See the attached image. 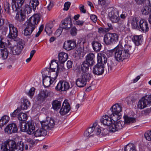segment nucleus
<instances>
[{"label":"nucleus","mask_w":151,"mask_h":151,"mask_svg":"<svg viewBox=\"0 0 151 151\" xmlns=\"http://www.w3.org/2000/svg\"><path fill=\"white\" fill-rule=\"evenodd\" d=\"M134 51V48L131 46L125 44L124 47L119 45L113 50L114 57L117 61H122L129 57L130 54Z\"/></svg>","instance_id":"obj_1"},{"label":"nucleus","mask_w":151,"mask_h":151,"mask_svg":"<svg viewBox=\"0 0 151 151\" xmlns=\"http://www.w3.org/2000/svg\"><path fill=\"white\" fill-rule=\"evenodd\" d=\"M24 146L25 150H27L28 145L27 144L20 143L16 145L13 140H7L1 144L0 151H23Z\"/></svg>","instance_id":"obj_2"},{"label":"nucleus","mask_w":151,"mask_h":151,"mask_svg":"<svg viewBox=\"0 0 151 151\" xmlns=\"http://www.w3.org/2000/svg\"><path fill=\"white\" fill-rule=\"evenodd\" d=\"M111 113L109 114L112 120L116 122L121 118V112L122 111V106L118 104H116L113 105L110 109Z\"/></svg>","instance_id":"obj_3"},{"label":"nucleus","mask_w":151,"mask_h":151,"mask_svg":"<svg viewBox=\"0 0 151 151\" xmlns=\"http://www.w3.org/2000/svg\"><path fill=\"white\" fill-rule=\"evenodd\" d=\"M20 130L23 132H27L29 134H32L33 131L35 129V126L32 121L26 122H21L19 124Z\"/></svg>","instance_id":"obj_4"},{"label":"nucleus","mask_w":151,"mask_h":151,"mask_svg":"<svg viewBox=\"0 0 151 151\" xmlns=\"http://www.w3.org/2000/svg\"><path fill=\"white\" fill-rule=\"evenodd\" d=\"M91 75L88 73H83L76 81V84L77 86L82 87L85 86L86 82L91 79Z\"/></svg>","instance_id":"obj_5"},{"label":"nucleus","mask_w":151,"mask_h":151,"mask_svg":"<svg viewBox=\"0 0 151 151\" xmlns=\"http://www.w3.org/2000/svg\"><path fill=\"white\" fill-rule=\"evenodd\" d=\"M119 37L116 33H108L104 36V42L106 45H112L118 41Z\"/></svg>","instance_id":"obj_6"},{"label":"nucleus","mask_w":151,"mask_h":151,"mask_svg":"<svg viewBox=\"0 0 151 151\" xmlns=\"http://www.w3.org/2000/svg\"><path fill=\"white\" fill-rule=\"evenodd\" d=\"M151 103V95H147L143 97L139 100L137 107L140 109H143L148 106H150Z\"/></svg>","instance_id":"obj_7"},{"label":"nucleus","mask_w":151,"mask_h":151,"mask_svg":"<svg viewBox=\"0 0 151 151\" xmlns=\"http://www.w3.org/2000/svg\"><path fill=\"white\" fill-rule=\"evenodd\" d=\"M108 16L110 20L112 22L116 23L120 20L119 12L115 8H114L109 13Z\"/></svg>","instance_id":"obj_8"},{"label":"nucleus","mask_w":151,"mask_h":151,"mask_svg":"<svg viewBox=\"0 0 151 151\" xmlns=\"http://www.w3.org/2000/svg\"><path fill=\"white\" fill-rule=\"evenodd\" d=\"M40 16L38 14H33L27 21V24L35 28L40 20Z\"/></svg>","instance_id":"obj_9"},{"label":"nucleus","mask_w":151,"mask_h":151,"mask_svg":"<svg viewBox=\"0 0 151 151\" xmlns=\"http://www.w3.org/2000/svg\"><path fill=\"white\" fill-rule=\"evenodd\" d=\"M40 123L41 127L44 128L46 130L53 128L55 124L54 119L50 117L47 118L46 120L41 121Z\"/></svg>","instance_id":"obj_10"},{"label":"nucleus","mask_w":151,"mask_h":151,"mask_svg":"<svg viewBox=\"0 0 151 151\" xmlns=\"http://www.w3.org/2000/svg\"><path fill=\"white\" fill-rule=\"evenodd\" d=\"M25 0H12V7L13 11H19L21 10Z\"/></svg>","instance_id":"obj_11"},{"label":"nucleus","mask_w":151,"mask_h":151,"mask_svg":"<svg viewBox=\"0 0 151 151\" xmlns=\"http://www.w3.org/2000/svg\"><path fill=\"white\" fill-rule=\"evenodd\" d=\"M70 88L69 83L65 81H60L55 87V89L59 91H65Z\"/></svg>","instance_id":"obj_12"},{"label":"nucleus","mask_w":151,"mask_h":151,"mask_svg":"<svg viewBox=\"0 0 151 151\" xmlns=\"http://www.w3.org/2000/svg\"><path fill=\"white\" fill-rule=\"evenodd\" d=\"M70 110V107L69 103L67 100H65L63 103L59 113L60 115H64L68 113Z\"/></svg>","instance_id":"obj_13"},{"label":"nucleus","mask_w":151,"mask_h":151,"mask_svg":"<svg viewBox=\"0 0 151 151\" xmlns=\"http://www.w3.org/2000/svg\"><path fill=\"white\" fill-rule=\"evenodd\" d=\"M124 125L125 124L123 121H119L116 123L112 124L109 127V131L115 132L122 129Z\"/></svg>","instance_id":"obj_14"},{"label":"nucleus","mask_w":151,"mask_h":151,"mask_svg":"<svg viewBox=\"0 0 151 151\" xmlns=\"http://www.w3.org/2000/svg\"><path fill=\"white\" fill-rule=\"evenodd\" d=\"M104 65L101 64L97 63L93 68V72L95 75H102L104 71Z\"/></svg>","instance_id":"obj_15"},{"label":"nucleus","mask_w":151,"mask_h":151,"mask_svg":"<svg viewBox=\"0 0 151 151\" xmlns=\"http://www.w3.org/2000/svg\"><path fill=\"white\" fill-rule=\"evenodd\" d=\"M8 26L9 29V32L8 37L10 39H14L17 36V28L15 27L12 24H9Z\"/></svg>","instance_id":"obj_16"},{"label":"nucleus","mask_w":151,"mask_h":151,"mask_svg":"<svg viewBox=\"0 0 151 151\" xmlns=\"http://www.w3.org/2000/svg\"><path fill=\"white\" fill-rule=\"evenodd\" d=\"M6 133L8 134L16 133L18 131V128L16 124L12 123L8 124L4 129Z\"/></svg>","instance_id":"obj_17"},{"label":"nucleus","mask_w":151,"mask_h":151,"mask_svg":"<svg viewBox=\"0 0 151 151\" xmlns=\"http://www.w3.org/2000/svg\"><path fill=\"white\" fill-rule=\"evenodd\" d=\"M23 48L22 43L19 42L16 45L13 46L11 50L13 55H18L21 53Z\"/></svg>","instance_id":"obj_18"},{"label":"nucleus","mask_w":151,"mask_h":151,"mask_svg":"<svg viewBox=\"0 0 151 151\" xmlns=\"http://www.w3.org/2000/svg\"><path fill=\"white\" fill-rule=\"evenodd\" d=\"M50 69L46 68H45L43 73H44V75H47V73L49 75V73L50 71H55V70H58V63L55 62L53 61L52 60L51 61L50 66Z\"/></svg>","instance_id":"obj_19"},{"label":"nucleus","mask_w":151,"mask_h":151,"mask_svg":"<svg viewBox=\"0 0 151 151\" xmlns=\"http://www.w3.org/2000/svg\"><path fill=\"white\" fill-rule=\"evenodd\" d=\"M47 131L43 127L39 128L33 131L32 134L35 137H44L47 135Z\"/></svg>","instance_id":"obj_20"},{"label":"nucleus","mask_w":151,"mask_h":151,"mask_svg":"<svg viewBox=\"0 0 151 151\" xmlns=\"http://www.w3.org/2000/svg\"><path fill=\"white\" fill-rule=\"evenodd\" d=\"M139 29L144 32H147L148 31L149 27L147 21L144 19H141L139 22Z\"/></svg>","instance_id":"obj_21"},{"label":"nucleus","mask_w":151,"mask_h":151,"mask_svg":"<svg viewBox=\"0 0 151 151\" xmlns=\"http://www.w3.org/2000/svg\"><path fill=\"white\" fill-rule=\"evenodd\" d=\"M76 46V43L75 41L70 40L64 42L63 47L66 50H70L73 49Z\"/></svg>","instance_id":"obj_22"},{"label":"nucleus","mask_w":151,"mask_h":151,"mask_svg":"<svg viewBox=\"0 0 151 151\" xmlns=\"http://www.w3.org/2000/svg\"><path fill=\"white\" fill-rule=\"evenodd\" d=\"M99 127V126L97 125V123L95 122L93 123L91 127L88 128L87 130L91 134L94 132L96 135H99L101 132V130Z\"/></svg>","instance_id":"obj_23"},{"label":"nucleus","mask_w":151,"mask_h":151,"mask_svg":"<svg viewBox=\"0 0 151 151\" xmlns=\"http://www.w3.org/2000/svg\"><path fill=\"white\" fill-rule=\"evenodd\" d=\"M49 94L48 92L47 91H42L38 95L37 100L40 103L42 102L45 100Z\"/></svg>","instance_id":"obj_24"},{"label":"nucleus","mask_w":151,"mask_h":151,"mask_svg":"<svg viewBox=\"0 0 151 151\" xmlns=\"http://www.w3.org/2000/svg\"><path fill=\"white\" fill-rule=\"evenodd\" d=\"M62 27L63 29H68L72 27V23L71 18L70 17L65 18L62 22Z\"/></svg>","instance_id":"obj_25"},{"label":"nucleus","mask_w":151,"mask_h":151,"mask_svg":"<svg viewBox=\"0 0 151 151\" xmlns=\"http://www.w3.org/2000/svg\"><path fill=\"white\" fill-rule=\"evenodd\" d=\"M19 11L20 12H17L16 14L15 19L17 22H22L25 20L26 16L24 12H22V9Z\"/></svg>","instance_id":"obj_26"},{"label":"nucleus","mask_w":151,"mask_h":151,"mask_svg":"<svg viewBox=\"0 0 151 151\" xmlns=\"http://www.w3.org/2000/svg\"><path fill=\"white\" fill-rule=\"evenodd\" d=\"M112 120L111 117H109L107 115L103 116L101 119V122L104 125L109 126L112 124Z\"/></svg>","instance_id":"obj_27"},{"label":"nucleus","mask_w":151,"mask_h":151,"mask_svg":"<svg viewBox=\"0 0 151 151\" xmlns=\"http://www.w3.org/2000/svg\"><path fill=\"white\" fill-rule=\"evenodd\" d=\"M95 56L94 54L90 53L88 54L86 56V61L91 66L93 65L95 63Z\"/></svg>","instance_id":"obj_28"},{"label":"nucleus","mask_w":151,"mask_h":151,"mask_svg":"<svg viewBox=\"0 0 151 151\" xmlns=\"http://www.w3.org/2000/svg\"><path fill=\"white\" fill-rule=\"evenodd\" d=\"M97 63L101 64L104 65L107 61V59L106 55L103 54L98 53L97 55Z\"/></svg>","instance_id":"obj_29"},{"label":"nucleus","mask_w":151,"mask_h":151,"mask_svg":"<svg viewBox=\"0 0 151 151\" xmlns=\"http://www.w3.org/2000/svg\"><path fill=\"white\" fill-rule=\"evenodd\" d=\"M91 44L93 48L95 51L98 52L101 50L102 45L99 42L94 40L92 42Z\"/></svg>","instance_id":"obj_30"},{"label":"nucleus","mask_w":151,"mask_h":151,"mask_svg":"<svg viewBox=\"0 0 151 151\" xmlns=\"http://www.w3.org/2000/svg\"><path fill=\"white\" fill-rule=\"evenodd\" d=\"M43 75L45 76V77L43 79V84L44 86L45 87H48L54 82L52 81L51 78L50 77H49L48 76H47L45 75Z\"/></svg>","instance_id":"obj_31"},{"label":"nucleus","mask_w":151,"mask_h":151,"mask_svg":"<svg viewBox=\"0 0 151 151\" xmlns=\"http://www.w3.org/2000/svg\"><path fill=\"white\" fill-rule=\"evenodd\" d=\"M68 55L67 53L62 52L58 54L59 62L60 63H64L67 59Z\"/></svg>","instance_id":"obj_32"},{"label":"nucleus","mask_w":151,"mask_h":151,"mask_svg":"<svg viewBox=\"0 0 151 151\" xmlns=\"http://www.w3.org/2000/svg\"><path fill=\"white\" fill-rule=\"evenodd\" d=\"M142 37L141 35H134L132 37V40L136 45L138 46L142 43Z\"/></svg>","instance_id":"obj_33"},{"label":"nucleus","mask_w":151,"mask_h":151,"mask_svg":"<svg viewBox=\"0 0 151 151\" xmlns=\"http://www.w3.org/2000/svg\"><path fill=\"white\" fill-rule=\"evenodd\" d=\"M35 29V28L27 24L26 28L24 30V35L25 36L30 35Z\"/></svg>","instance_id":"obj_34"},{"label":"nucleus","mask_w":151,"mask_h":151,"mask_svg":"<svg viewBox=\"0 0 151 151\" xmlns=\"http://www.w3.org/2000/svg\"><path fill=\"white\" fill-rule=\"evenodd\" d=\"M139 19L138 17H134L132 19L131 24L133 29H139Z\"/></svg>","instance_id":"obj_35"},{"label":"nucleus","mask_w":151,"mask_h":151,"mask_svg":"<svg viewBox=\"0 0 151 151\" xmlns=\"http://www.w3.org/2000/svg\"><path fill=\"white\" fill-rule=\"evenodd\" d=\"M124 124H129L136 122V119L134 118L129 117L127 115L124 116Z\"/></svg>","instance_id":"obj_36"},{"label":"nucleus","mask_w":151,"mask_h":151,"mask_svg":"<svg viewBox=\"0 0 151 151\" xmlns=\"http://www.w3.org/2000/svg\"><path fill=\"white\" fill-rule=\"evenodd\" d=\"M87 62L84 61L81 65V66L78 68L79 70H81L83 73H85V72L88 70L89 69V67L91 65L88 64Z\"/></svg>","instance_id":"obj_37"},{"label":"nucleus","mask_w":151,"mask_h":151,"mask_svg":"<svg viewBox=\"0 0 151 151\" xmlns=\"http://www.w3.org/2000/svg\"><path fill=\"white\" fill-rule=\"evenodd\" d=\"M52 108L55 111H58L60 108L61 103L57 100H55L52 102Z\"/></svg>","instance_id":"obj_38"},{"label":"nucleus","mask_w":151,"mask_h":151,"mask_svg":"<svg viewBox=\"0 0 151 151\" xmlns=\"http://www.w3.org/2000/svg\"><path fill=\"white\" fill-rule=\"evenodd\" d=\"M9 117L7 115H4L0 119V127H2L8 123L9 120Z\"/></svg>","instance_id":"obj_39"},{"label":"nucleus","mask_w":151,"mask_h":151,"mask_svg":"<svg viewBox=\"0 0 151 151\" xmlns=\"http://www.w3.org/2000/svg\"><path fill=\"white\" fill-rule=\"evenodd\" d=\"M30 102L27 99H24L23 100V102L21 103L20 108L21 109L26 110L29 106Z\"/></svg>","instance_id":"obj_40"},{"label":"nucleus","mask_w":151,"mask_h":151,"mask_svg":"<svg viewBox=\"0 0 151 151\" xmlns=\"http://www.w3.org/2000/svg\"><path fill=\"white\" fill-rule=\"evenodd\" d=\"M108 27L102 28L100 27L98 29V31L99 33H104L109 32L110 30L113 29V27L111 24L110 23L108 24Z\"/></svg>","instance_id":"obj_41"},{"label":"nucleus","mask_w":151,"mask_h":151,"mask_svg":"<svg viewBox=\"0 0 151 151\" xmlns=\"http://www.w3.org/2000/svg\"><path fill=\"white\" fill-rule=\"evenodd\" d=\"M143 14L147 15L151 12V7L149 6H145L141 10Z\"/></svg>","instance_id":"obj_42"},{"label":"nucleus","mask_w":151,"mask_h":151,"mask_svg":"<svg viewBox=\"0 0 151 151\" xmlns=\"http://www.w3.org/2000/svg\"><path fill=\"white\" fill-rule=\"evenodd\" d=\"M17 118L18 119L21 121H25L27 119V116L25 113H20L18 115Z\"/></svg>","instance_id":"obj_43"},{"label":"nucleus","mask_w":151,"mask_h":151,"mask_svg":"<svg viewBox=\"0 0 151 151\" xmlns=\"http://www.w3.org/2000/svg\"><path fill=\"white\" fill-rule=\"evenodd\" d=\"M1 55L4 59H6L8 56L9 51L6 48H4L3 49H1Z\"/></svg>","instance_id":"obj_44"},{"label":"nucleus","mask_w":151,"mask_h":151,"mask_svg":"<svg viewBox=\"0 0 151 151\" xmlns=\"http://www.w3.org/2000/svg\"><path fill=\"white\" fill-rule=\"evenodd\" d=\"M124 151H136L134 145L133 144H129L124 147Z\"/></svg>","instance_id":"obj_45"},{"label":"nucleus","mask_w":151,"mask_h":151,"mask_svg":"<svg viewBox=\"0 0 151 151\" xmlns=\"http://www.w3.org/2000/svg\"><path fill=\"white\" fill-rule=\"evenodd\" d=\"M38 0H30L29 2V5L32 7L33 10H35L36 7L39 4Z\"/></svg>","instance_id":"obj_46"},{"label":"nucleus","mask_w":151,"mask_h":151,"mask_svg":"<svg viewBox=\"0 0 151 151\" xmlns=\"http://www.w3.org/2000/svg\"><path fill=\"white\" fill-rule=\"evenodd\" d=\"M49 73H50V76H49V77H50L51 78L52 82H54L58 76V72L51 71Z\"/></svg>","instance_id":"obj_47"},{"label":"nucleus","mask_w":151,"mask_h":151,"mask_svg":"<svg viewBox=\"0 0 151 151\" xmlns=\"http://www.w3.org/2000/svg\"><path fill=\"white\" fill-rule=\"evenodd\" d=\"M32 7L27 4H26L24 6V10L23 12H24L25 14L26 13L27 14H30L32 12Z\"/></svg>","instance_id":"obj_48"},{"label":"nucleus","mask_w":151,"mask_h":151,"mask_svg":"<svg viewBox=\"0 0 151 151\" xmlns=\"http://www.w3.org/2000/svg\"><path fill=\"white\" fill-rule=\"evenodd\" d=\"M10 5L7 1L5 2L4 5V11L8 14L10 13Z\"/></svg>","instance_id":"obj_49"},{"label":"nucleus","mask_w":151,"mask_h":151,"mask_svg":"<svg viewBox=\"0 0 151 151\" xmlns=\"http://www.w3.org/2000/svg\"><path fill=\"white\" fill-rule=\"evenodd\" d=\"M52 24L51 23L47 24L46 26L45 31L47 34H50L52 33L51 29L52 27Z\"/></svg>","instance_id":"obj_50"},{"label":"nucleus","mask_w":151,"mask_h":151,"mask_svg":"<svg viewBox=\"0 0 151 151\" xmlns=\"http://www.w3.org/2000/svg\"><path fill=\"white\" fill-rule=\"evenodd\" d=\"M21 111V109L19 107L16 110H15L11 114V116L12 117H15L19 114V112Z\"/></svg>","instance_id":"obj_51"},{"label":"nucleus","mask_w":151,"mask_h":151,"mask_svg":"<svg viewBox=\"0 0 151 151\" xmlns=\"http://www.w3.org/2000/svg\"><path fill=\"white\" fill-rule=\"evenodd\" d=\"M144 136L146 139L148 141H151V130L147 131L145 133Z\"/></svg>","instance_id":"obj_52"},{"label":"nucleus","mask_w":151,"mask_h":151,"mask_svg":"<svg viewBox=\"0 0 151 151\" xmlns=\"http://www.w3.org/2000/svg\"><path fill=\"white\" fill-rule=\"evenodd\" d=\"M75 50L77 52L76 53L78 54H80L83 51V49L80 47V45H77L76 46Z\"/></svg>","instance_id":"obj_53"},{"label":"nucleus","mask_w":151,"mask_h":151,"mask_svg":"<svg viewBox=\"0 0 151 151\" xmlns=\"http://www.w3.org/2000/svg\"><path fill=\"white\" fill-rule=\"evenodd\" d=\"M35 89L34 87H32L30 88L29 91V92L27 93L28 96L31 98H32L34 95L35 92Z\"/></svg>","instance_id":"obj_54"},{"label":"nucleus","mask_w":151,"mask_h":151,"mask_svg":"<svg viewBox=\"0 0 151 151\" xmlns=\"http://www.w3.org/2000/svg\"><path fill=\"white\" fill-rule=\"evenodd\" d=\"M107 65L109 71L111 70L113 68L114 66V64H113L112 61L111 60L109 61Z\"/></svg>","instance_id":"obj_55"},{"label":"nucleus","mask_w":151,"mask_h":151,"mask_svg":"<svg viewBox=\"0 0 151 151\" xmlns=\"http://www.w3.org/2000/svg\"><path fill=\"white\" fill-rule=\"evenodd\" d=\"M70 5V3L69 2H65L64 4V10L67 11L68 10Z\"/></svg>","instance_id":"obj_56"},{"label":"nucleus","mask_w":151,"mask_h":151,"mask_svg":"<svg viewBox=\"0 0 151 151\" xmlns=\"http://www.w3.org/2000/svg\"><path fill=\"white\" fill-rule=\"evenodd\" d=\"M128 101L130 102H132V103L134 102L137 100V98L134 96H129L127 97Z\"/></svg>","instance_id":"obj_57"},{"label":"nucleus","mask_w":151,"mask_h":151,"mask_svg":"<svg viewBox=\"0 0 151 151\" xmlns=\"http://www.w3.org/2000/svg\"><path fill=\"white\" fill-rule=\"evenodd\" d=\"M70 34L73 36H75L77 34L76 29L75 27H73L72 28L70 31Z\"/></svg>","instance_id":"obj_58"},{"label":"nucleus","mask_w":151,"mask_h":151,"mask_svg":"<svg viewBox=\"0 0 151 151\" xmlns=\"http://www.w3.org/2000/svg\"><path fill=\"white\" fill-rule=\"evenodd\" d=\"M90 19L93 22L95 23L97 20V17L95 15H91L90 16Z\"/></svg>","instance_id":"obj_59"},{"label":"nucleus","mask_w":151,"mask_h":151,"mask_svg":"<svg viewBox=\"0 0 151 151\" xmlns=\"http://www.w3.org/2000/svg\"><path fill=\"white\" fill-rule=\"evenodd\" d=\"M13 42L12 41H11L10 42L9 40H8L7 41V43H6V44L7 45V47L8 48H10V49L13 47Z\"/></svg>","instance_id":"obj_60"},{"label":"nucleus","mask_w":151,"mask_h":151,"mask_svg":"<svg viewBox=\"0 0 151 151\" xmlns=\"http://www.w3.org/2000/svg\"><path fill=\"white\" fill-rule=\"evenodd\" d=\"M73 65L72 62L70 60H68L67 63V66L68 68H70L72 67Z\"/></svg>","instance_id":"obj_61"},{"label":"nucleus","mask_w":151,"mask_h":151,"mask_svg":"<svg viewBox=\"0 0 151 151\" xmlns=\"http://www.w3.org/2000/svg\"><path fill=\"white\" fill-rule=\"evenodd\" d=\"M5 19L3 18L1 15H0V27L2 26L4 23Z\"/></svg>","instance_id":"obj_62"},{"label":"nucleus","mask_w":151,"mask_h":151,"mask_svg":"<svg viewBox=\"0 0 151 151\" xmlns=\"http://www.w3.org/2000/svg\"><path fill=\"white\" fill-rule=\"evenodd\" d=\"M137 4H141L144 3L145 0H135Z\"/></svg>","instance_id":"obj_63"},{"label":"nucleus","mask_w":151,"mask_h":151,"mask_svg":"<svg viewBox=\"0 0 151 151\" xmlns=\"http://www.w3.org/2000/svg\"><path fill=\"white\" fill-rule=\"evenodd\" d=\"M16 59L15 57L13 56L9 58V62L13 63Z\"/></svg>","instance_id":"obj_64"}]
</instances>
